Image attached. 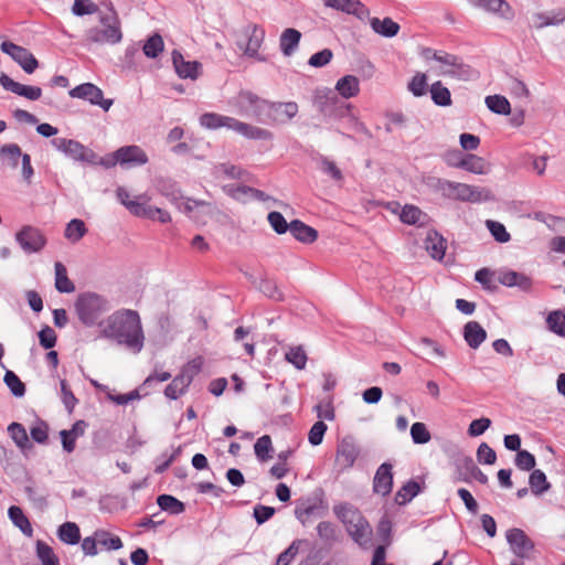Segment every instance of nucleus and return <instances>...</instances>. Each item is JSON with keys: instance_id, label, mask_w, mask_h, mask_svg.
Segmentation results:
<instances>
[{"instance_id": "nucleus-17", "label": "nucleus", "mask_w": 565, "mask_h": 565, "mask_svg": "<svg viewBox=\"0 0 565 565\" xmlns=\"http://www.w3.org/2000/svg\"><path fill=\"white\" fill-rule=\"evenodd\" d=\"M117 160L121 167L143 166L148 162L147 153L139 146H124L117 149Z\"/></svg>"}, {"instance_id": "nucleus-25", "label": "nucleus", "mask_w": 565, "mask_h": 565, "mask_svg": "<svg viewBox=\"0 0 565 565\" xmlns=\"http://www.w3.org/2000/svg\"><path fill=\"white\" fill-rule=\"evenodd\" d=\"M463 338L471 349H478L487 339V331L477 321H469L463 327Z\"/></svg>"}, {"instance_id": "nucleus-58", "label": "nucleus", "mask_w": 565, "mask_h": 565, "mask_svg": "<svg viewBox=\"0 0 565 565\" xmlns=\"http://www.w3.org/2000/svg\"><path fill=\"white\" fill-rule=\"evenodd\" d=\"M327 429H328V426L324 422H322V420L316 422L309 430L308 441L312 446H319L323 440V436H324Z\"/></svg>"}, {"instance_id": "nucleus-34", "label": "nucleus", "mask_w": 565, "mask_h": 565, "mask_svg": "<svg viewBox=\"0 0 565 565\" xmlns=\"http://www.w3.org/2000/svg\"><path fill=\"white\" fill-rule=\"evenodd\" d=\"M57 537L65 544L76 545L81 541L79 527L74 522H65L57 529Z\"/></svg>"}, {"instance_id": "nucleus-54", "label": "nucleus", "mask_w": 565, "mask_h": 565, "mask_svg": "<svg viewBox=\"0 0 565 565\" xmlns=\"http://www.w3.org/2000/svg\"><path fill=\"white\" fill-rule=\"evenodd\" d=\"M546 323L551 331L561 337H565V315L561 311H552L547 316Z\"/></svg>"}, {"instance_id": "nucleus-40", "label": "nucleus", "mask_w": 565, "mask_h": 565, "mask_svg": "<svg viewBox=\"0 0 565 565\" xmlns=\"http://www.w3.org/2000/svg\"><path fill=\"white\" fill-rule=\"evenodd\" d=\"M24 492L35 508L43 510L47 507L49 493L45 489L35 487L34 484L30 483L24 487Z\"/></svg>"}, {"instance_id": "nucleus-18", "label": "nucleus", "mask_w": 565, "mask_h": 565, "mask_svg": "<svg viewBox=\"0 0 565 565\" xmlns=\"http://www.w3.org/2000/svg\"><path fill=\"white\" fill-rule=\"evenodd\" d=\"M338 103V97L332 90L326 88L316 89L313 105L323 116H337Z\"/></svg>"}, {"instance_id": "nucleus-33", "label": "nucleus", "mask_w": 565, "mask_h": 565, "mask_svg": "<svg viewBox=\"0 0 565 565\" xmlns=\"http://www.w3.org/2000/svg\"><path fill=\"white\" fill-rule=\"evenodd\" d=\"M55 269V288L58 292L71 294L75 290L74 282L67 277L66 267L61 263L56 262L54 265Z\"/></svg>"}, {"instance_id": "nucleus-1", "label": "nucleus", "mask_w": 565, "mask_h": 565, "mask_svg": "<svg viewBox=\"0 0 565 565\" xmlns=\"http://www.w3.org/2000/svg\"><path fill=\"white\" fill-rule=\"evenodd\" d=\"M239 115L254 117L266 125H285L292 120L299 110L296 102H270L249 90H242L233 102Z\"/></svg>"}, {"instance_id": "nucleus-30", "label": "nucleus", "mask_w": 565, "mask_h": 565, "mask_svg": "<svg viewBox=\"0 0 565 565\" xmlns=\"http://www.w3.org/2000/svg\"><path fill=\"white\" fill-rule=\"evenodd\" d=\"M370 25L375 33L384 38L395 36L401 29L399 24L393 21L391 18H384L382 20L379 18H372L370 20Z\"/></svg>"}, {"instance_id": "nucleus-13", "label": "nucleus", "mask_w": 565, "mask_h": 565, "mask_svg": "<svg viewBox=\"0 0 565 565\" xmlns=\"http://www.w3.org/2000/svg\"><path fill=\"white\" fill-rule=\"evenodd\" d=\"M15 241L28 254L40 252L46 243V239L41 231L30 225L23 226L15 234Z\"/></svg>"}, {"instance_id": "nucleus-42", "label": "nucleus", "mask_w": 565, "mask_h": 565, "mask_svg": "<svg viewBox=\"0 0 565 565\" xmlns=\"http://www.w3.org/2000/svg\"><path fill=\"white\" fill-rule=\"evenodd\" d=\"M285 359L297 370H303L308 360L302 345L289 347L285 353Z\"/></svg>"}, {"instance_id": "nucleus-28", "label": "nucleus", "mask_w": 565, "mask_h": 565, "mask_svg": "<svg viewBox=\"0 0 565 565\" xmlns=\"http://www.w3.org/2000/svg\"><path fill=\"white\" fill-rule=\"evenodd\" d=\"M471 2L487 11L499 13L507 20L513 18V11L504 0H471Z\"/></svg>"}, {"instance_id": "nucleus-61", "label": "nucleus", "mask_w": 565, "mask_h": 565, "mask_svg": "<svg viewBox=\"0 0 565 565\" xmlns=\"http://www.w3.org/2000/svg\"><path fill=\"white\" fill-rule=\"evenodd\" d=\"M1 154L6 156L12 168H17L19 159H22L24 153L21 152V148L17 143L4 145L0 149Z\"/></svg>"}, {"instance_id": "nucleus-44", "label": "nucleus", "mask_w": 565, "mask_h": 565, "mask_svg": "<svg viewBox=\"0 0 565 565\" xmlns=\"http://www.w3.org/2000/svg\"><path fill=\"white\" fill-rule=\"evenodd\" d=\"M426 249L430 256L435 259H443L445 256V241L436 232L433 235H428L426 239Z\"/></svg>"}, {"instance_id": "nucleus-55", "label": "nucleus", "mask_w": 565, "mask_h": 565, "mask_svg": "<svg viewBox=\"0 0 565 565\" xmlns=\"http://www.w3.org/2000/svg\"><path fill=\"white\" fill-rule=\"evenodd\" d=\"M411 436L414 444L424 445L427 444L431 436L426 425L420 422H416L411 427Z\"/></svg>"}, {"instance_id": "nucleus-16", "label": "nucleus", "mask_w": 565, "mask_h": 565, "mask_svg": "<svg viewBox=\"0 0 565 565\" xmlns=\"http://www.w3.org/2000/svg\"><path fill=\"white\" fill-rule=\"evenodd\" d=\"M457 481L470 482L477 480L481 484L488 483V476L483 473L471 457H465L457 465Z\"/></svg>"}, {"instance_id": "nucleus-52", "label": "nucleus", "mask_w": 565, "mask_h": 565, "mask_svg": "<svg viewBox=\"0 0 565 565\" xmlns=\"http://www.w3.org/2000/svg\"><path fill=\"white\" fill-rule=\"evenodd\" d=\"M36 556L42 565H58V558L54 554L52 547L43 541L36 542Z\"/></svg>"}, {"instance_id": "nucleus-60", "label": "nucleus", "mask_w": 565, "mask_h": 565, "mask_svg": "<svg viewBox=\"0 0 565 565\" xmlns=\"http://www.w3.org/2000/svg\"><path fill=\"white\" fill-rule=\"evenodd\" d=\"M267 220L277 234H285L289 231V224L280 212L273 211L268 214Z\"/></svg>"}, {"instance_id": "nucleus-35", "label": "nucleus", "mask_w": 565, "mask_h": 565, "mask_svg": "<svg viewBox=\"0 0 565 565\" xmlns=\"http://www.w3.org/2000/svg\"><path fill=\"white\" fill-rule=\"evenodd\" d=\"M8 433H9V436L14 441V444L17 445V447L20 448V450L23 451L25 449L32 448V444L29 439L28 433H26L25 428L23 427V425H21L19 423H11L8 426Z\"/></svg>"}, {"instance_id": "nucleus-59", "label": "nucleus", "mask_w": 565, "mask_h": 565, "mask_svg": "<svg viewBox=\"0 0 565 565\" xmlns=\"http://www.w3.org/2000/svg\"><path fill=\"white\" fill-rule=\"evenodd\" d=\"M317 532L319 537L326 543H332L337 541V529L335 525L328 521H322L317 525Z\"/></svg>"}, {"instance_id": "nucleus-8", "label": "nucleus", "mask_w": 565, "mask_h": 565, "mask_svg": "<svg viewBox=\"0 0 565 565\" xmlns=\"http://www.w3.org/2000/svg\"><path fill=\"white\" fill-rule=\"evenodd\" d=\"M99 26H93L85 33L87 43L116 44L122 39L119 21L114 11L99 17Z\"/></svg>"}, {"instance_id": "nucleus-11", "label": "nucleus", "mask_w": 565, "mask_h": 565, "mask_svg": "<svg viewBox=\"0 0 565 565\" xmlns=\"http://www.w3.org/2000/svg\"><path fill=\"white\" fill-rule=\"evenodd\" d=\"M507 542L511 552L519 558L530 559L535 548L534 542L526 533L518 527H513L505 533Z\"/></svg>"}, {"instance_id": "nucleus-9", "label": "nucleus", "mask_w": 565, "mask_h": 565, "mask_svg": "<svg viewBox=\"0 0 565 565\" xmlns=\"http://www.w3.org/2000/svg\"><path fill=\"white\" fill-rule=\"evenodd\" d=\"M51 145L74 161L90 164L97 162V154L77 140L58 137L52 139Z\"/></svg>"}, {"instance_id": "nucleus-64", "label": "nucleus", "mask_w": 565, "mask_h": 565, "mask_svg": "<svg viewBox=\"0 0 565 565\" xmlns=\"http://www.w3.org/2000/svg\"><path fill=\"white\" fill-rule=\"evenodd\" d=\"M300 541H294L284 552H281L276 561V565H289L299 551Z\"/></svg>"}, {"instance_id": "nucleus-20", "label": "nucleus", "mask_w": 565, "mask_h": 565, "mask_svg": "<svg viewBox=\"0 0 565 565\" xmlns=\"http://www.w3.org/2000/svg\"><path fill=\"white\" fill-rule=\"evenodd\" d=\"M498 281L507 287H518L522 291H530L533 286L531 277L510 269L500 270Z\"/></svg>"}, {"instance_id": "nucleus-3", "label": "nucleus", "mask_w": 565, "mask_h": 565, "mask_svg": "<svg viewBox=\"0 0 565 565\" xmlns=\"http://www.w3.org/2000/svg\"><path fill=\"white\" fill-rule=\"evenodd\" d=\"M420 55L425 62L429 64V70L437 76H450L461 81H468L476 75L473 68L465 64L459 56L445 51L424 47Z\"/></svg>"}, {"instance_id": "nucleus-49", "label": "nucleus", "mask_w": 565, "mask_h": 565, "mask_svg": "<svg viewBox=\"0 0 565 565\" xmlns=\"http://www.w3.org/2000/svg\"><path fill=\"white\" fill-rule=\"evenodd\" d=\"M223 191L231 198L239 202H247L250 200L252 188L247 185L225 184Z\"/></svg>"}, {"instance_id": "nucleus-41", "label": "nucleus", "mask_w": 565, "mask_h": 565, "mask_svg": "<svg viewBox=\"0 0 565 565\" xmlns=\"http://www.w3.org/2000/svg\"><path fill=\"white\" fill-rule=\"evenodd\" d=\"M429 92L431 99L436 105L443 107L451 105L450 92L446 86L443 85L440 81L431 84Z\"/></svg>"}, {"instance_id": "nucleus-15", "label": "nucleus", "mask_w": 565, "mask_h": 565, "mask_svg": "<svg viewBox=\"0 0 565 565\" xmlns=\"http://www.w3.org/2000/svg\"><path fill=\"white\" fill-rule=\"evenodd\" d=\"M0 85L3 89L22 96L29 100H38L42 96V89L39 86H28L13 81L6 73L0 74Z\"/></svg>"}, {"instance_id": "nucleus-23", "label": "nucleus", "mask_w": 565, "mask_h": 565, "mask_svg": "<svg viewBox=\"0 0 565 565\" xmlns=\"http://www.w3.org/2000/svg\"><path fill=\"white\" fill-rule=\"evenodd\" d=\"M148 202L149 198L146 195V199L140 200L139 204L132 205L135 207L132 214L135 216L145 217L152 221L156 220V214H159L160 223H168L171 221V216L166 210L152 206Z\"/></svg>"}, {"instance_id": "nucleus-19", "label": "nucleus", "mask_w": 565, "mask_h": 565, "mask_svg": "<svg viewBox=\"0 0 565 565\" xmlns=\"http://www.w3.org/2000/svg\"><path fill=\"white\" fill-rule=\"evenodd\" d=\"M393 466L388 462H383L376 470L373 479V491L376 494L386 497L391 493L393 488Z\"/></svg>"}, {"instance_id": "nucleus-36", "label": "nucleus", "mask_w": 565, "mask_h": 565, "mask_svg": "<svg viewBox=\"0 0 565 565\" xmlns=\"http://www.w3.org/2000/svg\"><path fill=\"white\" fill-rule=\"evenodd\" d=\"M335 89L342 97L351 98L360 90L359 79L353 75H345L337 82Z\"/></svg>"}, {"instance_id": "nucleus-4", "label": "nucleus", "mask_w": 565, "mask_h": 565, "mask_svg": "<svg viewBox=\"0 0 565 565\" xmlns=\"http://www.w3.org/2000/svg\"><path fill=\"white\" fill-rule=\"evenodd\" d=\"M430 185L444 198L461 202L481 203L494 200L492 191L484 186L434 178Z\"/></svg>"}, {"instance_id": "nucleus-2", "label": "nucleus", "mask_w": 565, "mask_h": 565, "mask_svg": "<svg viewBox=\"0 0 565 565\" xmlns=\"http://www.w3.org/2000/svg\"><path fill=\"white\" fill-rule=\"evenodd\" d=\"M100 337L115 340L134 353H139L145 344L139 313L131 309L115 311L105 320Z\"/></svg>"}, {"instance_id": "nucleus-48", "label": "nucleus", "mask_w": 565, "mask_h": 565, "mask_svg": "<svg viewBox=\"0 0 565 565\" xmlns=\"http://www.w3.org/2000/svg\"><path fill=\"white\" fill-rule=\"evenodd\" d=\"M164 49L162 36L154 33L145 42L142 46L143 54L149 58H156Z\"/></svg>"}, {"instance_id": "nucleus-24", "label": "nucleus", "mask_w": 565, "mask_h": 565, "mask_svg": "<svg viewBox=\"0 0 565 565\" xmlns=\"http://www.w3.org/2000/svg\"><path fill=\"white\" fill-rule=\"evenodd\" d=\"M327 8H331L347 14L362 18L367 13V9L360 0H323Z\"/></svg>"}, {"instance_id": "nucleus-32", "label": "nucleus", "mask_w": 565, "mask_h": 565, "mask_svg": "<svg viewBox=\"0 0 565 565\" xmlns=\"http://www.w3.org/2000/svg\"><path fill=\"white\" fill-rule=\"evenodd\" d=\"M535 25L539 29L550 25H559L565 21V10L558 9L547 12H540L534 15Z\"/></svg>"}, {"instance_id": "nucleus-56", "label": "nucleus", "mask_w": 565, "mask_h": 565, "mask_svg": "<svg viewBox=\"0 0 565 565\" xmlns=\"http://www.w3.org/2000/svg\"><path fill=\"white\" fill-rule=\"evenodd\" d=\"M486 226L497 242L507 243L511 239L510 234L508 233L505 226L502 223L488 220L486 222Z\"/></svg>"}, {"instance_id": "nucleus-7", "label": "nucleus", "mask_w": 565, "mask_h": 565, "mask_svg": "<svg viewBox=\"0 0 565 565\" xmlns=\"http://www.w3.org/2000/svg\"><path fill=\"white\" fill-rule=\"evenodd\" d=\"M200 124L207 129L226 127L246 137L247 139L253 140H271L274 137L273 132L268 129L253 126L250 124L239 121L233 117L223 116L215 113L203 114L200 117Z\"/></svg>"}, {"instance_id": "nucleus-21", "label": "nucleus", "mask_w": 565, "mask_h": 565, "mask_svg": "<svg viewBox=\"0 0 565 565\" xmlns=\"http://www.w3.org/2000/svg\"><path fill=\"white\" fill-rule=\"evenodd\" d=\"M172 63L179 77L196 79L201 64L196 61H185L179 51L172 52Z\"/></svg>"}, {"instance_id": "nucleus-38", "label": "nucleus", "mask_w": 565, "mask_h": 565, "mask_svg": "<svg viewBox=\"0 0 565 565\" xmlns=\"http://www.w3.org/2000/svg\"><path fill=\"white\" fill-rule=\"evenodd\" d=\"M157 504L162 511L174 515L181 514L185 511L184 503L171 494H160L157 498Z\"/></svg>"}, {"instance_id": "nucleus-46", "label": "nucleus", "mask_w": 565, "mask_h": 565, "mask_svg": "<svg viewBox=\"0 0 565 565\" xmlns=\"http://www.w3.org/2000/svg\"><path fill=\"white\" fill-rule=\"evenodd\" d=\"M190 384V379L185 376H175L164 390V395L170 399H177L180 395L185 392V388Z\"/></svg>"}, {"instance_id": "nucleus-5", "label": "nucleus", "mask_w": 565, "mask_h": 565, "mask_svg": "<svg viewBox=\"0 0 565 565\" xmlns=\"http://www.w3.org/2000/svg\"><path fill=\"white\" fill-rule=\"evenodd\" d=\"M337 518L344 524L351 539L361 547H369L372 539V527L361 512L350 503L333 508Z\"/></svg>"}, {"instance_id": "nucleus-47", "label": "nucleus", "mask_w": 565, "mask_h": 565, "mask_svg": "<svg viewBox=\"0 0 565 565\" xmlns=\"http://www.w3.org/2000/svg\"><path fill=\"white\" fill-rule=\"evenodd\" d=\"M86 232L85 223L79 218H73L67 223L64 235L68 241L76 243L84 237Z\"/></svg>"}, {"instance_id": "nucleus-57", "label": "nucleus", "mask_w": 565, "mask_h": 565, "mask_svg": "<svg viewBox=\"0 0 565 565\" xmlns=\"http://www.w3.org/2000/svg\"><path fill=\"white\" fill-rule=\"evenodd\" d=\"M514 462H515V466L520 470H524V471L532 470L536 465L535 457L531 452H529L527 450H524V449L519 450L516 452Z\"/></svg>"}, {"instance_id": "nucleus-53", "label": "nucleus", "mask_w": 565, "mask_h": 565, "mask_svg": "<svg viewBox=\"0 0 565 565\" xmlns=\"http://www.w3.org/2000/svg\"><path fill=\"white\" fill-rule=\"evenodd\" d=\"M254 450L260 461L271 458L273 445L270 437L268 435L259 437L254 445Z\"/></svg>"}, {"instance_id": "nucleus-31", "label": "nucleus", "mask_w": 565, "mask_h": 565, "mask_svg": "<svg viewBox=\"0 0 565 565\" xmlns=\"http://www.w3.org/2000/svg\"><path fill=\"white\" fill-rule=\"evenodd\" d=\"M8 516L14 526H17L24 535H33L32 525L20 507L11 505L8 510Z\"/></svg>"}, {"instance_id": "nucleus-63", "label": "nucleus", "mask_w": 565, "mask_h": 565, "mask_svg": "<svg viewBox=\"0 0 565 565\" xmlns=\"http://www.w3.org/2000/svg\"><path fill=\"white\" fill-rule=\"evenodd\" d=\"M259 290L270 299L280 301L284 299L282 292L278 289L275 281L263 279L259 284Z\"/></svg>"}, {"instance_id": "nucleus-27", "label": "nucleus", "mask_w": 565, "mask_h": 565, "mask_svg": "<svg viewBox=\"0 0 565 565\" xmlns=\"http://www.w3.org/2000/svg\"><path fill=\"white\" fill-rule=\"evenodd\" d=\"M452 167L461 168L466 171L476 174L486 173V161L481 157L476 154L467 153L459 158L458 162H451Z\"/></svg>"}, {"instance_id": "nucleus-29", "label": "nucleus", "mask_w": 565, "mask_h": 565, "mask_svg": "<svg viewBox=\"0 0 565 565\" xmlns=\"http://www.w3.org/2000/svg\"><path fill=\"white\" fill-rule=\"evenodd\" d=\"M301 33L292 28H288L280 34L279 46L284 55L290 56L299 45Z\"/></svg>"}, {"instance_id": "nucleus-10", "label": "nucleus", "mask_w": 565, "mask_h": 565, "mask_svg": "<svg viewBox=\"0 0 565 565\" xmlns=\"http://www.w3.org/2000/svg\"><path fill=\"white\" fill-rule=\"evenodd\" d=\"M0 49L18 63L26 74H32L39 66L35 56L23 46L17 45L10 41H3Z\"/></svg>"}, {"instance_id": "nucleus-51", "label": "nucleus", "mask_w": 565, "mask_h": 565, "mask_svg": "<svg viewBox=\"0 0 565 565\" xmlns=\"http://www.w3.org/2000/svg\"><path fill=\"white\" fill-rule=\"evenodd\" d=\"M96 540L99 545L108 551H116L122 547V542L119 536L111 535L107 531H96Z\"/></svg>"}, {"instance_id": "nucleus-43", "label": "nucleus", "mask_w": 565, "mask_h": 565, "mask_svg": "<svg viewBox=\"0 0 565 565\" xmlns=\"http://www.w3.org/2000/svg\"><path fill=\"white\" fill-rule=\"evenodd\" d=\"M529 484L531 487L532 492L535 495H541L542 493L546 492L551 487L545 473L540 469H535L531 472L529 478Z\"/></svg>"}, {"instance_id": "nucleus-62", "label": "nucleus", "mask_w": 565, "mask_h": 565, "mask_svg": "<svg viewBox=\"0 0 565 565\" xmlns=\"http://www.w3.org/2000/svg\"><path fill=\"white\" fill-rule=\"evenodd\" d=\"M427 76L424 73H417L408 84V89L414 96H423L426 94Z\"/></svg>"}, {"instance_id": "nucleus-45", "label": "nucleus", "mask_w": 565, "mask_h": 565, "mask_svg": "<svg viewBox=\"0 0 565 565\" xmlns=\"http://www.w3.org/2000/svg\"><path fill=\"white\" fill-rule=\"evenodd\" d=\"M487 107L494 114L509 115L511 106L509 100L502 95H491L486 97Z\"/></svg>"}, {"instance_id": "nucleus-14", "label": "nucleus", "mask_w": 565, "mask_h": 565, "mask_svg": "<svg viewBox=\"0 0 565 565\" xmlns=\"http://www.w3.org/2000/svg\"><path fill=\"white\" fill-rule=\"evenodd\" d=\"M244 36L246 39V43L237 42V45L241 50L244 51V54L249 57H257L259 61H264V57H260L258 51L265 39V31L257 24H248L244 29Z\"/></svg>"}, {"instance_id": "nucleus-37", "label": "nucleus", "mask_w": 565, "mask_h": 565, "mask_svg": "<svg viewBox=\"0 0 565 565\" xmlns=\"http://www.w3.org/2000/svg\"><path fill=\"white\" fill-rule=\"evenodd\" d=\"M426 218L427 214L414 205H405L401 213V221L408 225L423 226L426 222Z\"/></svg>"}, {"instance_id": "nucleus-50", "label": "nucleus", "mask_w": 565, "mask_h": 565, "mask_svg": "<svg viewBox=\"0 0 565 565\" xmlns=\"http://www.w3.org/2000/svg\"><path fill=\"white\" fill-rule=\"evenodd\" d=\"M3 381L15 397H22L25 394L24 383L13 371L8 370L4 374Z\"/></svg>"}, {"instance_id": "nucleus-12", "label": "nucleus", "mask_w": 565, "mask_h": 565, "mask_svg": "<svg viewBox=\"0 0 565 565\" xmlns=\"http://www.w3.org/2000/svg\"><path fill=\"white\" fill-rule=\"evenodd\" d=\"M70 95L73 98L84 99L93 105H98L105 111H107L114 103L113 99H105L103 90L92 83H84L74 87L70 90Z\"/></svg>"}, {"instance_id": "nucleus-39", "label": "nucleus", "mask_w": 565, "mask_h": 565, "mask_svg": "<svg viewBox=\"0 0 565 565\" xmlns=\"http://www.w3.org/2000/svg\"><path fill=\"white\" fill-rule=\"evenodd\" d=\"M420 492V486L415 480H409L395 494V502L404 505L413 500Z\"/></svg>"}, {"instance_id": "nucleus-6", "label": "nucleus", "mask_w": 565, "mask_h": 565, "mask_svg": "<svg viewBox=\"0 0 565 565\" xmlns=\"http://www.w3.org/2000/svg\"><path fill=\"white\" fill-rule=\"evenodd\" d=\"M74 309L78 320L88 328L105 324L100 318L109 311V301L102 295L85 291L77 296L74 302Z\"/></svg>"}, {"instance_id": "nucleus-26", "label": "nucleus", "mask_w": 565, "mask_h": 565, "mask_svg": "<svg viewBox=\"0 0 565 565\" xmlns=\"http://www.w3.org/2000/svg\"><path fill=\"white\" fill-rule=\"evenodd\" d=\"M289 231L292 236L301 243H312L318 237V232L299 220L289 223Z\"/></svg>"}, {"instance_id": "nucleus-22", "label": "nucleus", "mask_w": 565, "mask_h": 565, "mask_svg": "<svg viewBox=\"0 0 565 565\" xmlns=\"http://www.w3.org/2000/svg\"><path fill=\"white\" fill-rule=\"evenodd\" d=\"M358 456V447L351 440L343 439L338 446L335 460L342 470H348L353 467Z\"/></svg>"}]
</instances>
